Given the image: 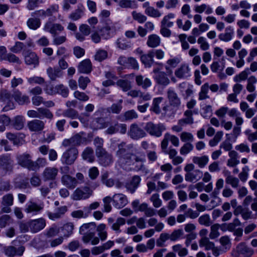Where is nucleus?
Masks as SVG:
<instances>
[{"mask_svg":"<svg viewBox=\"0 0 257 257\" xmlns=\"http://www.w3.org/2000/svg\"><path fill=\"white\" fill-rule=\"evenodd\" d=\"M59 6L58 4L50 5L46 10L41 9L32 13V16H41L42 18H49V21H55L57 19L62 21L63 17L59 14Z\"/></svg>","mask_w":257,"mask_h":257,"instance_id":"nucleus-1","label":"nucleus"},{"mask_svg":"<svg viewBox=\"0 0 257 257\" xmlns=\"http://www.w3.org/2000/svg\"><path fill=\"white\" fill-rule=\"evenodd\" d=\"M184 170L186 172L185 179L187 182L196 183L203 177V172L199 169H195V166L192 163L186 164Z\"/></svg>","mask_w":257,"mask_h":257,"instance_id":"nucleus-2","label":"nucleus"},{"mask_svg":"<svg viewBox=\"0 0 257 257\" xmlns=\"http://www.w3.org/2000/svg\"><path fill=\"white\" fill-rule=\"evenodd\" d=\"M120 28V24L116 22H108L102 27L100 32L101 36L105 39H108L114 36L116 32Z\"/></svg>","mask_w":257,"mask_h":257,"instance_id":"nucleus-3","label":"nucleus"},{"mask_svg":"<svg viewBox=\"0 0 257 257\" xmlns=\"http://www.w3.org/2000/svg\"><path fill=\"white\" fill-rule=\"evenodd\" d=\"M144 130L151 136L160 137L166 130L165 125L161 123L155 124L150 121L146 123Z\"/></svg>","mask_w":257,"mask_h":257,"instance_id":"nucleus-4","label":"nucleus"},{"mask_svg":"<svg viewBox=\"0 0 257 257\" xmlns=\"http://www.w3.org/2000/svg\"><path fill=\"white\" fill-rule=\"evenodd\" d=\"M58 174V169L54 167H46L43 173L42 177L44 181H52L49 184V187L53 188L56 186L55 180L56 179Z\"/></svg>","mask_w":257,"mask_h":257,"instance_id":"nucleus-5","label":"nucleus"},{"mask_svg":"<svg viewBox=\"0 0 257 257\" xmlns=\"http://www.w3.org/2000/svg\"><path fill=\"white\" fill-rule=\"evenodd\" d=\"M78 155V150L74 147H72L63 153L61 158V161L63 164L71 165L75 162Z\"/></svg>","mask_w":257,"mask_h":257,"instance_id":"nucleus-6","label":"nucleus"},{"mask_svg":"<svg viewBox=\"0 0 257 257\" xmlns=\"http://www.w3.org/2000/svg\"><path fill=\"white\" fill-rule=\"evenodd\" d=\"M96 155L98 159L99 164L103 166H108L113 162L111 155L108 153L102 148H96Z\"/></svg>","mask_w":257,"mask_h":257,"instance_id":"nucleus-7","label":"nucleus"},{"mask_svg":"<svg viewBox=\"0 0 257 257\" xmlns=\"http://www.w3.org/2000/svg\"><path fill=\"white\" fill-rule=\"evenodd\" d=\"M92 194V191L88 187L77 188L72 195V198L74 200L86 199Z\"/></svg>","mask_w":257,"mask_h":257,"instance_id":"nucleus-8","label":"nucleus"},{"mask_svg":"<svg viewBox=\"0 0 257 257\" xmlns=\"http://www.w3.org/2000/svg\"><path fill=\"white\" fill-rule=\"evenodd\" d=\"M253 254L252 250L243 243L239 244L235 249L232 250V257H239L240 255L244 257H250Z\"/></svg>","mask_w":257,"mask_h":257,"instance_id":"nucleus-9","label":"nucleus"},{"mask_svg":"<svg viewBox=\"0 0 257 257\" xmlns=\"http://www.w3.org/2000/svg\"><path fill=\"white\" fill-rule=\"evenodd\" d=\"M64 28L60 24L54 23L52 21H47L44 24L43 30L45 32L50 33L53 36L56 35L58 32H62Z\"/></svg>","mask_w":257,"mask_h":257,"instance_id":"nucleus-10","label":"nucleus"},{"mask_svg":"<svg viewBox=\"0 0 257 257\" xmlns=\"http://www.w3.org/2000/svg\"><path fill=\"white\" fill-rule=\"evenodd\" d=\"M153 73L155 74L154 79L158 84L167 86L170 83V80L165 72L160 71L156 68L153 70Z\"/></svg>","mask_w":257,"mask_h":257,"instance_id":"nucleus-11","label":"nucleus"},{"mask_svg":"<svg viewBox=\"0 0 257 257\" xmlns=\"http://www.w3.org/2000/svg\"><path fill=\"white\" fill-rule=\"evenodd\" d=\"M128 203L127 197L122 193H116L112 196L113 206L117 209H121Z\"/></svg>","mask_w":257,"mask_h":257,"instance_id":"nucleus-12","label":"nucleus"},{"mask_svg":"<svg viewBox=\"0 0 257 257\" xmlns=\"http://www.w3.org/2000/svg\"><path fill=\"white\" fill-rule=\"evenodd\" d=\"M25 62L28 65H32L35 68L39 64V59L36 53L27 51L24 53Z\"/></svg>","mask_w":257,"mask_h":257,"instance_id":"nucleus-13","label":"nucleus"},{"mask_svg":"<svg viewBox=\"0 0 257 257\" xmlns=\"http://www.w3.org/2000/svg\"><path fill=\"white\" fill-rule=\"evenodd\" d=\"M169 141L176 147H178L179 146V140L177 137L169 133H166L165 134L161 142V147L162 149H166L167 148Z\"/></svg>","mask_w":257,"mask_h":257,"instance_id":"nucleus-14","label":"nucleus"},{"mask_svg":"<svg viewBox=\"0 0 257 257\" xmlns=\"http://www.w3.org/2000/svg\"><path fill=\"white\" fill-rule=\"evenodd\" d=\"M175 75L179 79H187L191 75V68L188 64H183L175 70Z\"/></svg>","mask_w":257,"mask_h":257,"instance_id":"nucleus-15","label":"nucleus"},{"mask_svg":"<svg viewBox=\"0 0 257 257\" xmlns=\"http://www.w3.org/2000/svg\"><path fill=\"white\" fill-rule=\"evenodd\" d=\"M79 32L75 34L76 39L80 42H83L85 40V37L91 33V28L87 24H81L79 27Z\"/></svg>","mask_w":257,"mask_h":257,"instance_id":"nucleus-16","label":"nucleus"},{"mask_svg":"<svg viewBox=\"0 0 257 257\" xmlns=\"http://www.w3.org/2000/svg\"><path fill=\"white\" fill-rule=\"evenodd\" d=\"M234 36V31L231 26H228L225 28L224 32L219 34L218 36L220 41L224 42H228L231 41Z\"/></svg>","mask_w":257,"mask_h":257,"instance_id":"nucleus-17","label":"nucleus"},{"mask_svg":"<svg viewBox=\"0 0 257 257\" xmlns=\"http://www.w3.org/2000/svg\"><path fill=\"white\" fill-rule=\"evenodd\" d=\"M30 230L34 233L37 232L43 229L45 225V220L43 218L35 219L28 222Z\"/></svg>","mask_w":257,"mask_h":257,"instance_id":"nucleus-18","label":"nucleus"},{"mask_svg":"<svg viewBox=\"0 0 257 257\" xmlns=\"http://www.w3.org/2000/svg\"><path fill=\"white\" fill-rule=\"evenodd\" d=\"M12 97L19 105L28 104L30 102L29 97L19 90H15L13 92Z\"/></svg>","mask_w":257,"mask_h":257,"instance_id":"nucleus-19","label":"nucleus"},{"mask_svg":"<svg viewBox=\"0 0 257 257\" xmlns=\"http://www.w3.org/2000/svg\"><path fill=\"white\" fill-rule=\"evenodd\" d=\"M0 167L7 171L12 170L13 161L10 155L6 154L0 156Z\"/></svg>","mask_w":257,"mask_h":257,"instance_id":"nucleus-20","label":"nucleus"},{"mask_svg":"<svg viewBox=\"0 0 257 257\" xmlns=\"http://www.w3.org/2000/svg\"><path fill=\"white\" fill-rule=\"evenodd\" d=\"M129 135L132 139L138 140L146 136V133L137 124H132L130 127Z\"/></svg>","mask_w":257,"mask_h":257,"instance_id":"nucleus-21","label":"nucleus"},{"mask_svg":"<svg viewBox=\"0 0 257 257\" xmlns=\"http://www.w3.org/2000/svg\"><path fill=\"white\" fill-rule=\"evenodd\" d=\"M167 97L170 105L174 107L178 108L181 105V100L178 97V94L174 90L172 89H169L167 91Z\"/></svg>","mask_w":257,"mask_h":257,"instance_id":"nucleus-22","label":"nucleus"},{"mask_svg":"<svg viewBox=\"0 0 257 257\" xmlns=\"http://www.w3.org/2000/svg\"><path fill=\"white\" fill-rule=\"evenodd\" d=\"M25 250L23 246H20L17 248L13 246H8L4 248L5 254L9 257H14L15 255L21 256Z\"/></svg>","mask_w":257,"mask_h":257,"instance_id":"nucleus-23","label":"nucleus"},{"mask_svg":"<svg viewBox=\"0 0 257 257\" xmlns=\"http://www.w3.org/2000/svg\"><path fill=\"white\" fill-rule=\"evenodd\" d=\"M45 122L40 119H34L28 123V127L30 131L34 132H40L45 127Z\"/></svg>","mask_w":257,"mask_h":257,"instance_id":"nucleus-24","label":"nucleus"},{"mask_svg":"<svg viewBox=\"0 0 257 257\" xmlns=\"http://www.w3.org/2000/svg\"><path fill=\"white\" fill-rule=\"evenodd\" d=\"M92 69V64L89 59L83 60L77 66L78 72L80 73L89 74L91 72Z\"/></svg>","mask_w":257,"mask_h":257,"instance_id":"nucleus-25","label":"nucleus"},{"mask_svg":"<svg viewBox=\"0 0 257 257\" xmlns=\"http://www.w3.org/2000/svg\"><path fill=\"white\" fill-rule=\"evenodd\" d=\"M17 159L19 164L29 170H32L31 166L33 161L31 160L30 155L23 154L18 156Z\"/></svg>","mask_w":257,"mask_h":257,"instance_id":"nucleus-26","label":"nucleus"},{"mask_svg":"<svg viewBox=\"0 0 257 257\" xmlns=\"http://www.w3.org/2000/svg\"><path fill=\"white\" fill-rule=\"evenodd\" d=\"M31 16V17L27 21L26 25L30 29L36 30L41 27V21L39 18L41 16H32V14Z\"/></svg>","mask_w":257,"mask_h":257,"instance_id":"nucleus-27","label":"nucleus"},{"mask_svg":"<svg viewBox=\"0 0 257 257\" xmlns=\"http://www.w3.org/2000/svg\"><path fill=\"white\" fill-rule=\"evenodd\" d=\"M67 211V208L66 206L58 207L54 212L50 211L47 212V215L49 219L55 220L61 218Z\"/></svg>","mask_w":257,"mask_h":257,"instance_id":"nucleus-28","label":"nucleus"},{"mask_svg":"<svg viewBox=\"0 0 257 257\" xmlns=\"http://www.w3.org/2000/svg\"><path fill=\"white\" fill-rule=\"evenodd\" d=\"M85 11L84 6L82 4H79L77 8L69 15L68 18L72 21H77L83 16Z\"/></svg>","mask_w":257,"mask_h":257,"instance_id":"nucleus-29","label":"nucleus"},{"mask_svg":"<svg viewBox=\"0 0 257 257\" xmlns=\"http://www.w3.org/2000/svg\"><path fill=\"white\" fill-rule=\"evenodd\" d=\"M122 100L120 99L119 100L117 103H113L111 105L110 107L107 108H101L98 111L118 114L120 112L122 108Z\"/></svg>","mask_w":257,"mask_h":257,"instance_id":"nucleus-30","label":"nucleus"},{"mask_svg":"<svg viewBox=\"0 0 257 257\" xmlns=\"http://www.w3.org/2000/svg\"><path fill=\"white\" fill-rule=\"evenodd\" d=\"M161 43V39L160 36L153 34L148 36L146 44L149 48H155L159 46Z\"/></svg>","mask_w":257,"mask_h":257,"instance_id":"nucleus-31","label":"nucleus"},{"mask_svg":"<svg viewBox=\"0 0 257 257\" xmlns=\"http://www.w3.org/2000/svg\"><path fill=\"white\" fill-rule=\"evenodd\" d=\"M44 208L43 204H37L35 202L30 201L26 205L25 211L27 213L37 214Z\"/></svg>","mask_w":257,"mask_h":257,"instance_id":"nucleus-32","label":"nucleus"},{"mask_svg":"<svg viewBox=\"0 0 257 257\" xmlns=\"http://www.w3.org/2000/svg\"><path fill=\"white\" fill-rule=\"evenodd\" d=\"M140 59L145 67H151L154 63V56L151 50L149 51L147 54L142 55Z\"/></svg>","mask_w":257,"mask_h":257,"instance_id":"nucleus-33","label":"nucleus"},{"mask_svg":"<svg viewBox=\"0 0 257 257\" xmlns=\"http://www.w3.org/2000/svg\"><path fill=\"white\" fill-rule=\"evenodd\" d=\"M61 181L63 184L69 189H74L77 184L75 178L67 174L62 176Z\"/></svg>","mask_w":257,"mask_h":257,"instance_id":"nucleus-34","label":"nucleus"},{"mask_svg":"<svg viewBox=\"0 0 257 257\" xmlns=\"http://www.w3.org/2000/svg\"><path fill=\"white\" fill-rule=\"evenodd\" d=\"M141 180V179L140 176L138 175L134 176L130 183L126 185V189L132 194H133L139 187Z\"/></svg>","mask_w":257,"mask_h":257,"instance_id":"nucleus-35","label":"nucleus"},{"mask_svg":"<svg viewBox=\"0 0 257 257\" xmlns=\"http://www.w3.org/2000/svg\"><path fill=\"white\" fill-rule=\"evenodd\" d=\"M175 16L176 15L174 13H168L163 18L160 23V26L170 28L172 27L174 24L173 20L175 19Z\"/></svg>","mask_w":257,"mask_h":257,"instance_id":"nucleus-36","label":"nucleus"},{"mask_svg":"<svg viewBox=\"0 0 257 257\" xmlns=\"http://www.w3.org/2000/svg\"><path fill=\"white\" fill-rule=\"evenodd\" d=\"M47 73L49 78L52 80H56L57 78H60L62 76V72L58 67H49L47 69Z\"/></svg>","mask_w":257,"mask_h":257,"instance_id":"nucleus-37","label":"nucleus"},{"mask_svg":"<svg viewBox=\"0 0 257 257\" xmlns=\"http://www.w3.org/2000/svg\"><path fill=\"white\" fill-rule=\"evenodd\" d=\"M136 81L138 86L145 89H147L152 85V82L149 78H144V76L141 75H137L136 77Z\"/></svg>","mask_w":257,"mask_h":257,"instance_id":"nucleus-38","label":"nucleus"},{"mask_svg":"<svg viewBox=\"0 0 257 257\" xmlns=\"http://www.w3.org/2000/svg\"><path fill=\"white\" fill-rule=\"evenodd\" d=\"M194 10L195 13L198 14L205 12L206 15H210L213 13V9L209 5L205 4L195 6Z\"/></svg>","mask_w":257,"mask_h":257,"instance_id":"nucleus-39","label":"nucleus"},{"mask_svg":"<svg viewBox=\"0 0 257 257\" xmlns=\"http://www.w3.org/2000/svg\"><path fill=\"white\" fill-rule=\"evenodd\" d=\"M192 162L197 165L200 168H204L209 162V158L206 155L200 157L194 156L192 158Z\"/></svg>","mask_w":257,"mask_h":257,"instance_id":"nucleus-40","label":"nucleus"},{"mask_svg":"<svg viewBox=\"0 0 257 257\" xmlns=\"http://www.w3.org/2000/svg\"><path fill=\"white\" fill-rule=\"evenodd\" d=\"M184 115L185 117L179 120V124L184 125L186 124H192L193 123V112L192 110H186L184 112Z\"/></svg>","mask_w":257,"mask_h":257,"instance_id":"nucleus-41","label":"nucleus"},{"mask_svg":"<svg viewBox=\"0 0 257 257\" xmlns=\"http://www.w3.org/2000/svg\"><path fill=\"white\" fill-rule=\"evenodd\" d=\"M163 100L162 97H158L154 98L153 100L152 106L150 108L151 111H153L156 114H159L162 112L160 107V104Z\"/></svg>","mask_w":257,"mask_h":257,"instance_id":"nucleus-42","label":"nucleus"},{"mask_svg":"<svg viewBox=\"0 0 257 257\" xmlns=\"http://www.w3.org/2000/svg\"><path fill=\"white\" fill-rule=\"evenodd\" d=\"M82 157L83 160L93 162L94 161L93 150L90 147H87L82 152Z\"/></svg>","mask_w":257,"mask_h":257,"instance_id":"nucleus-43","label":"nucleus"},{"mask_svg":"<svg viewBox=\"0 0 257 257\" xmlns=\"http://www.w3.org/2000/svg\"><path fill=\"white\" fill-rule=\"evenodd\" d=\"M83 133L77 134L71 137L74 146H79L86 143L87 138L83 136Z\"/></svg>","mask_w":257,"mask_h":257,"instance_id":"nucleus-44","label":"nucleus"},{"mask_svg":"<svg viewBox=\"0 0 257 257\" xmlns=\"http://www.w3.org/2000/svg\"><path fill=\"white\" fill-rule=\"evenodd\" d=\"M119 6L122 9H135L138 7V5L135 0H121Z\"/></svg>","mask_w":257,"mask_h":257,"instance_id":"nucleus-45","label":"nucleus"},{"mask_svg":"<svg viewBox=\"0 0 257 257\" xmlns=\"http://www.w3.org/2000/svg\"><path fill=\"white\" fill-rule=\"evenodd\" d=\"M25 119L22 115L16 116L13 120L14 127L17 130L22 129L24 126Z\"/></svg>","mask_w":257,"mask_h":257,"instance_id":"nucleus-46","label":"nucleus"},{"mask_svg":"<svg viewBox=\"0 0 257 257\" xmlns=\"http://www.w3.org/2000/svg\"><path fill=\"white\" fill-rule=\"evenodd\" d=\"M176 23L178 28L182 29L184 31H188L191 28L192 26L191 22L188 20L185 22L184 25L183 24L182 20L180 18L177 19Z\"/></svg>","mask_w":257,"mask_h":257,"instance_id":"nucleus-47","label":"nucleus"},{"mask_svg":"<svg viewBox=\"0 0 257 257\" xmlns=\"http://www.w3.org/2000/svg\"><path fill=\"white\" fill-rule=\"evenodd\" d=\"M220 225L218 223H215L211 226L210 232L209 233V238L211 239H214L220 235L219 229Z\"/></svg>","mask_w":257,"mask_h":257,"instance_id":"nucleus-48","label":"nucleus"},{"mask_svg":"<svg viewBox=\"0 0 257 257\" xmlns=\"http://www.w3.org/2000/svg\"><path fill=\"white\" fill-rule=\"evenodd\" d=\"M180 62V59L177 57L169 59L167 61L168 66H165V69L167 73H172V71L170 69V67L175 68Z\"/></svg>","mask_w":257,"mask_h":257,"instance_id":"nucleus-49","label":"nucleus"},{"mask_svg":"<svg viewBox=\"0 0 257 257\" xmlns=\"http://www.w3.org/2000/svg\"><path fill=\"white\" fill-rule=\"evenodd\" d=\"M56 94L61 95L63 97H67L69 91L68 88L63 84H58L56 85Z\"/></svg>","mask_w":257,"mask_h":257,"instance_id":"nucleus-50","label":"nucleus"},{"mask_svg":"<svg viewBox=\"0 0 257 257\" xmlns=\"http://www.w3.org/2000/svg\"><path fill=\"white\" fill-rule=\"evenodd\" d=\"M208 90L209 85L208 83H205L201 86L200 91L199 93L198 99L199 100L209 98V96L208 95Z\"/></svg>","mask_w":257,"mask_h":257,"instance_id":"nucleus-51","label":"nucleus"},{"mask_svg":"<svg viewBox=\"0 0 257 257\" xmlns=\"http://www.w3.org/2000/svg\"><path fill=\"white\" fill-rule=\"evenodd\" d=\"M47 164V162L45 158H39L35 162H33L32 165L31 166L32 171H36L40 167L45 166Z\"/></svg>","mask_w":257,"mask_h":257,"instance_id":"nucleus-52","label":"nucleus"},{"mask_svg":"<svg viewBox=\"0 0 257 257\" xmlns=\"http://www.w3.org/2000/svg\"><path fill=\"white\" fill-rule=\"evenodd\" d=\"M13 222V219L9 215H3L0 217V228H5Z\"/></svg>","mask_w":257,"mask_h":257,"instance_id":"nucleus-53","label":"nucleus"},{"mask_svg":"<svg viewBox=\"0 0 257 257\" xmlns=\"http://www.w3.org/2000/svg\"><path fill=\"white\" fill-rule=\"evenodd\" d=\"M181 141L182 142L190 143H191L194 141V138L193 135L188 132H183L180 135Z\"/></svg>","mask_w":257,"mask_h":257,"instance_id":"nucleus-54","label":"nucleus"},{"mask_svg":"<svg viewBox=\"0 0 257 257\" xmlns=\"http://www.w3.org/2000/svg\"><path fill=\"white\" fill-rule=\"evenodd\" d=\"M115 44L118 48L121 50H126L131 47V44L125 38H120L118 39Z\"/></svg>","mask_w":257,"mask_h":257,"instance_id":"nucleus-55","label":"nucleus"},{"mask_svg":"<svg viewBox=\"0 0 257 257\" xmlns=\"http://www.w3.org/2000/svg\"><path fill=\"white\" fill-rule=\"evenodd\" d=\"M170 235V240L175 241L181 238H184V231L182 229H178L174 230Z\"/></svg>","mask_w":257,"mask_h":257,"instance_id":"nucleus-56","label":"nucleus"},{"mask_svg":"<svg viewBox=\"0 0 257 257\" xmlns=\"http://www.w3.org/2000/svg\"><path fill=\"white\" fill-rule=\"evenodd\" d=\"M249 69L248 68H246L244 70L242 71L238 74L236 75L233 77V81L235 82H240L241 81L245 80L247 79L249 74Z\"/></svg>","mask_w":257,"mask_h":257,"instance_id":"nucleus-57","label":"nucleus"},{"mask_svg":"<svg viewBox=\"0 0 257 257\" xmlns=\"http://www.w3.org/2000/svg\"><path fill=\"white\" fill-rule=\"evenodd\" d=\"M27 81L30 85H42L45 82V79L43 77L37 76H34L31 77L27 78Z\"/></svg>","mask_w":257,"mask_h":257,"instance_id":"nucleus-58","label":"nucleus"},{"mask_svg":"<svg viewBox=\"0 0 257 257\" xmlns=\"http://www.w3.org/2000/svg\"><path fill=\"white\" fill-rule=\"evenodd\" d=\"M198 220L200 224L205 226H209L212 223L210 216L207 214H203L200 216Z\"/></svg>","mask_w":257,"mask_h":257,"instance_id":"nucleus-59","label":"nucleus"},{"mask_svg":"<svg viewBox=\"0 0 257 257\" xmlns=\"http://www.w3.org/2000/svg\"><path fill=\"white\" fill-rule=\"evenodd\" d=\"M193 145L190 143H185L180 149L181 155L186 156L193 150Z\"/></svg>","mask_w":257,"mask_h":257,"instance_id":"nucleus-60","label":"nucleus"},{"mask_svg":"<svg viewBox=\"0 0 257 257\" xmlns=\"http://www.w3.org/2000/svg\"><path fill=\"white\" fill-rule=\"evenodd\" d=\"M224 181L222 179L220 178L216 181L215 184V188L214 191L211 193V196L213 197H216L219 194L220 190L223 187Z\"/></svg>","mask_w":257,"mask_h":257,"instance_id":"nucleus-61","label":"nucleus"},{"mask_svg":"<svg viewBox=\"0 0 257 257\" xmlns=\"http://www.w3.org/2000/svg\"><path fill=\"white\" fill-rule=\"evenodd\" d=\"M116 84L121 88L123 91L130 90L132 87L130 82L126 80L119 79L117 80Z\"/></svg>","mask_w":257,"mask_h":257,"instance_id":"nucleus-62","label":"nucleus"},{"mask_svg":"<svg viewBox=\"0 0 257 257\" xmlns=\"http://www.w3.org/2000/svg\"><path fill=\"white\" fill-rule=\"evenodd\" d=\"M74 97L77 100L85 102L89 100V97L85 92L75 90L73 93Z\"/></svg>","mask_w":257,"mask_h":257,"instance_id":"nucleus-63","label":"nucleus"},{"mask_svg":"<svg viewBox=\"0 0 257 257\" xmlns=\"http://www.w3.org/2000/svg\"><path fill=\"white\" fill-rule=\"evenodd\" d=\"M239 180L238 178L229 174L225 178V182L231 186L232 188H237L238 186Z\"/></svg>","mask_w":257,"mask_h":257,"instance_id":"nucleus-64","label":"nucleus"}]
</instances>
